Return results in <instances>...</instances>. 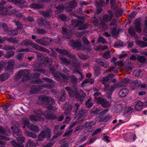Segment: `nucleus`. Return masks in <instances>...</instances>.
I'll use <instances>...</instances> for the list:
<instances>
[{"label": "nucleus", "instance_id": "obj_64", "mask_svg": "<svg viewBox=\"0 0 147 147\" xmlns=\"http://www.w3.org/2000/svg\"><path fill=\"white\" fill-rule=\"evenodd\" d=\"M30 79V77L28 75H26L24 76L21 79V81L24 82H26L28 80Z\"/></svg>", "mask_w": 147, "mask_h": 147}, {"label": "nucleus", "instance_id": "obj_1", "mask_svg": "<svg viewBox=\"0 0 147 147\" xmlns=\"http://www.w3.org/2000/svg\"><path fill=\"white\" fill-rule=\"evenodd\" d=\"M38 100L42 103H46L47 109L49 111L53 110V105L55 104L54 100L52 98L45 96H42L38 97Z\"/></svg>", "mask_w": 147, "mask_h": 147}, {"label": "nucleus", "instance_id": "obj_8", "mask_svg": "<svg viewBox=\"0 0 147 147\" xmlns=\"http://www.w3.org/2000/svg\"><path fill=\"white\" fill-rule=\"evenodd\" d=\"M43 87V85L33 86L31 88L30 93L31 94H36L38 92L42 90Z\"/></svg>", "mask_w": 147, "mask_h": 147}, {"label": "nucleus", "instance_id": "obj_44", "mask_svg": "<svg viewBox=\"0 0 147 147\" xmlns=\"http://www.w3.org/2000/svg\"><path fill=\"white\" fill-rule=\"evenodd\" d=\"M128 32V33L132 36H134L136 34V32L134 30L133 27H130L129 28Z\"/></svg>", "mask_w": 147, "mask_h": 147}, {"label": "nucleus", "instance_id": "obj_30", "mask_svg": "<svg viewBox=\"0 0 147 147\" xmlns=\"http://www.w3.org/2000/svg\"><path fill=\"white\" fill-rule=\"evenodd\" d=\"M137 60L138 61L141 63H145L146 60V57L143 56H138L137 57Z\"/></svg>", "mask_w": 147, "mask_h": 147}, {"label": "nucleus", "instance_id": "obj_5", "mask_svg": "<svg viewBox=\"0 0 147 147\" xmlns=\"http://www.w3.org/2000/svg\"><path fill=\"white\" fill-rule=\"evenodd\" d=\"M35 113L37 114H31L30 116V121L32 122L37 121L38 120H40L41 117L40 115L42 114V111L40 110H36Z\"/></svg>", "mask_w": 147, "mask_h": 147}, {"label": "nucleus", "instance_id": "obj_14", "mask_svg": "<svg viewBox=\"0 0 147 147\" xmlns=\"http://www.w3.org/2000/svg\"><path fill=\"white\" fill-rule=\"evenodd\" d=\"M103 61V59H102L98 58L96 60V63L98 64L99 65L105 68H108L109 65L107 64V63L104 62Z\"/></svg>", "mask_w": 147, "mask_h": 147}, {"label": "nucleus", "instance_id": "obj_62", "mask_svg": "<svg viewBox=\"0 0 147 147\" xmlns=\"http://www.w3.org/2000/svg\"><path fill=\"white\" fill-rule=\"evenodd\" d=\"M42 79L43 80H45L47 82L51 83V84H55V82L54 81L50 78L45 77L43 78Z\"/></svg>", "mask_w": 147, "mask_h": 147}, {"label": "nucleus", "instance_id": "obj_56", "mask_svg": "<svg viewBox=\"0 0 147 147\" xmlns=\"http://www.w3.org/2000/svg\"><path fill=\"white\" fill-rule=\"evenodd\" d=\"M37 59L38 60L40 61H42L44 58V56L41 54L39 53H36Z\"/></svg>", "mask_w": 147, "mask_h": 147}, {"label": "nucleus", "instance_id": "obj_23", "mask_svg": "<svg viewBox=\"0 0 147 147\" xmlns=\"http://www.w3.org/2000/svg\"><path fill=\"white\" fill-rule=\"evenodd\" d=\"M51 132L49 129H48L46 131H42L41 134H43V136L45 137V138H47V139H49L51 136Z\"/></svg>", "mask_w": 147, "mask_h": 147}, {"label": "nucleus", "instance_id": "obj_60", "mask_svg": "<svg viewBox=\"0 0 147 147\" xmlns=\"http://www.w3.org/2000/svg\"><path fill=\"white\" fill-rule=\"evenodd\" d=\"M73 107L71 105L65 108V113H70L72 110Z\"/></svg>", "mask_w": 147, "mask_h": 147}, {"label": "nucleus", "instance_id": "obj_41", "mask_svg": "<svg viewBox=\"0 0 147 147\" xmlns=\"http://www.w3.org/2000/svg\"><path fill=\"white\" fill-rule=\"evenodd\" d=\"M3 49L6 51L11 50L13 49L14 50H16V49L13 45H5L3 47Z\"/></svg>", "mask_w": 147, "mask_h": 147}, {"label": "nucleus", "instance_id": "obj_35", "mask_svg": "<svg viewBox=\"0 0 147 147\" xmlns=\"http://www.w3.org/2000/svg\"><path fill=\"white\" fill-rule=\"evenodd\" d=\"M31 7L34 9H38L42 8L43 6L40 4L32 3L31 4Z\"/></svg>", "mask_w": 147, "mask_h": 147}, {"label": "nucleus", "instance_id": "obj_26", "mask_svg": "<svg viewBox=\"0 0 147 147\" xmlns=\"http://www.w3.org/2000/svg\"><path fill=\"white\" fill-rule=\"evenodd\" d=\"M28 127L30 130L34 132H36L38 131V127L36 125L32 124L28 126Z\"/></svg>", "mask_w": 147, "mask_h": 147}, {"label": "nucleus", "instance_id": "obj_58", "mask_svg": "<svg viewBox=\"0 0 147 147\" xmlns=\"http://www.w3.org/2000/svg\"><path fill=\"white\" fill-rule=\"evenodd\" d=\"M109 79L108 77L107 76L104 77L101 80V83L102 84H104L107 82L108 81H109Z\"/></svg>", "mask_w": 147, "mask_h": 147}, {"label": "nucleus", "instance_id": "obj_22", "mask_svg": "<svg viewBox=\"0 0 147 147\" xmlns=\"http://www.w3.org/2000/svg\"><path fill=\"white\" fill-rule=\"evenodd\" d=\"M129 90L126 88L121 89L119 92V94L120 96L123 97L126 96L128 93Z\"/></svg>", "mask_w": 147, "mask_h": 147}, {"label": "nucleus", "instance_id": "obj_10", "mask_svg": "<svg viewBox=\"0 0 147 147\" xmlns=\"http://www.w3.org/2000/svg\"><path fill=\"white\" fill-rule=\"evenodd\" d=\"M134 28L136 31L138 33L142 32V29L141 28V22L139 18H137L135 21Z\"/></svg>", "mask_w": 147, "mask_h": 147}, {"label": "nucleus", "instance_id": "obj_40", "mask_svg": "<svg viewBox=\"0 0 147 147\" xmlns=\"http://www.w3.org/2000/svg\"><path fill=\"white\" fill-rule=\"evenodd\" d=\"M60 59L62 61L63 64L67 65L70 63V61L68 60L66 57H60Z\"/></svg>", "mask_w": 147, "mask_h": 147}, {"label": "nucleus", "instance_id": "obj_49", "mask_svg": "<svg viewBox=\"0 0 147 147\" xmlns=\"http://www.w3.org/2000/svg\"><path fill=\"white\" fill-rule=\"evenodd\" d=\"M78 92L76 90H72L69 93V95L70 96L74 97L75 96L76 98V97L77 95H78Z\"/></svg>", "mask_w": 147, "mask_h": 147}, {"label": "nucleus", "instance_id": "obj_55", "mask_svg": "<svg viewBox=\"0 0 147 147\" xmlns=\"http://www.w3.org/2000/svg\"><path fill=\"white\" fill-rule=\"evenodd\" d=\"M32 81L37 84H42L43 83V81L40 79H34Z\"/></svg>", "mask_w": 147, "mask_h": 147}, {"label": "nucleus", "instance_id": "obj_48", "mask_svg": "<svg viewBox=\"0 0 147 147\" xmlns=\"http://www.w3.org/2000/svg\"><path fill=\"white\" fill-rule=\"evenodd\" d=\"M22 123L24 125V126H23V127L25 128L26 126L28 125V126L29 125L30 122L27 118H25L23 119Z\"/></svg>", "mask_w": 147, "mask_h": 147}, {"label": "nucleus", "instance_id": "obj_63", "mask_svg": "<svg viewBox=\"0 0 147 147\" xmlns=\"http://www.w3.org/2000/svg\"><path fill=\"white\" fill-rule=\"evenodd\" d=\"M35 42L39 44L44 46V39H36L35 40Z\"/></svg>", "mask_w": 147, "mask_h": 147}, {"label": "nucleus", "instance_id": "obj_25", "mask_svg": "<svg viewBox=\"0 0 147 147\" xmlns=\"http://www.w3.org/2000/svg\"><path fill=\"white\" fill-rule=\"evenodd\" d=\"M13 136H21L22 134L21 130L17 127H15L13 131Z\"/></svg>", "mask_w": 147, "mask_h": 147}, {"label": "nucleus", "instance_id": "obj_34", "mask_svg": "<svg viewBox=\"0 0 147 147\" xmlns=\"http://www.w3.org/2000/svg\"><path fill=\"white\" fill-rule=\"evenodd\" d=\"M0 26L2 28L4 31L7 32L10 29L8 27L7 24L5 23H0Z\"/></svg>", "mask_w": 147, "mask_h": 147}, {"label": "nucleus", "instance_id": "obj_43", "mask_svg": "<svg viewBox=\"0 0 147 147\" xmlns=\"http://www.w3.org/2000/svg\"><path fill=\"white\" fill-rule=\"evenodd\" d=\"M124 42L121 41H119L116 42L114 44V47L115 48H116L117 47H120L123 46Z\"/></svg>", "mask_w": 147, "mask_h": 147}, {"label": "nucleus", "instance_id": "obj_19", "mask_svg": "<svg viewBox=\"0 0 147 147\" xmlns=\"http://www.w3.org/2000/svg\"><path fill=\"white\" fill-rule=\"evenodd\" d=\"M35 43L32 42L31 40L25 39L22 40L21 42V45L22 46H25L28 47L30 45H31L33 46V47L34 44Z\"/></svg>", "mask_w": 147, "mask_h": 147}, {"label": "nucleus", "instance_id": "obj_46", "mask_svg": "<svg viewBox=\"0 0 147 147\" xmlns=\"http://www.w3.org/2000/svg\"><path fill=\"white\" fill-rule=\"evenodd\" d=\"M25 139V138L23 136H19L16 138V140L19 144H22L24 142Z\"/></svg>", "mask_w": 147, "mask_h": 147}, {"label": "nucleus", "instance_id": "obj_61", "mask_svg": "<svg viewBox=\"0 0 147 147\" xmlns=\"http://www.w3.org/2000/svg\"><path fill=\"white\" fill-rule=\"evenodd\" d=\"M98 42H102L103 44L107 43V41L105 39L102 37H99L98 39Z\"/></svg>", "mask_w": 147, "mask_h": 147}, {"label": "nucleus", "instance_id": "obj_2", "mask_svg": "<svg viewBox=\"0 0 147 147\" xmlns=\"http://www.w3.org/2000/svg\"><path fill=\"white\" fill-rule=\"evenodd\" d=\"M6 3V2L4 0H2L1 3L0 4V15L4 16L9 14L8 11L9 9L12 8V7L11 5L6 6L4 7L2 5H4Z\"/></svg>", "mask_w": 147, "mask_h": 147}, {"label": "nucleus", "instance_id": "obj_51", "mask_svg": "<svg viewBox=\"0 0 147 147\" xmlns=\"http://www.w3.org/2000/svg\"><path fill=\"white\" fill-rule=\"evenodd\" d=\"M14 54V52L12 51H9L7 53V54L5 55V57L6 58H9L13 56Z\"/></svg>", "mask_w": 147, "mask_h": 147}, {"label": "nucleus", "instance_id": "obj_16", "mask_svg": "<svg viewBox=\"0 0 147 147\" xmlns=\"http://www.w3.org/2000/svg\"><path fill=\"white\" fill-rule=\"evenodd\" d=\"M142 83L141 81L138 80L133 81L131 84V86L134 89L138 88L140 86Z\"/></svg>", "mask_w": 147, "mask_h": 147}, {"label": "nucleus", "instance_id": "obj_6", "mask_svg": "<svg viewBox=\"0 0 147 147\" xmlns=\"http://www.w3.org/2000/svg\"><path fill=\"white\" fill-rule=\"evenodd\" d=\"M7 1L10 3L15 4L21 8H23L27 6V3L24 1L22 0H7Z\"/></svg>", "mask_w": 147, "mask_h": 147}, {"label": "nucleus", "instance_id": "obj_12", "mask_svg": "<svg viewBox=\"0 0 147 147\" xmlns=\"http://www.w3.org/2000/svg\"><path fill=\"white\" fill-rule=\"evenodd\" d=\"M135 104L134 106L135 109L137 111H140L142 108V107L144 106H145L146 103H145V102L144 103L140 101H136L135 102Z\"/></svg>", "mask_w": 147, "mask_h": 147}, {"label": "nucleus", "instance_id": "obj_54", "mask_svg": "<svg viewBox=\"0 0 147 147\" xmlns=\"http://www.w3.org/2000/svg\"><path fill=\"white\" fill-rule=\"evenodd\" d=\"M79 56L80 59L83 60L87 59L89 57L88 55H86L83 54H80L79 55Z\"/></svg>", "mask_w": 147, "mask_h": 147}, {"label": "nucleus", "instance_id": "obj_33", "mask_svg": "<svg viewBox=\"0 0 147 147\" xmlns=\"http://www.w3.org/2000/svg\"><path fill=\"white\" fill-rule=\"evenodd\" d=\"M90 44H85L84 45L82 46L81 48L84 51H85L87 52L90 51L91 50V47L89 45Z\"/></svg>", "mask_w": 147, "mask_h": 147}, {"label": "nucleus", "instance_id": "obj_11", "mask_svg": "<svg viewBox=\"0 0 147 147\" xmlns=\"http://www.w3.org/2000/svg\"><path fill=\"white\" fill-rule=\"evenodd\" d=\"M77 5V3L75 1L70 2L68 3L67 6L66 7L65 9L68 11H71L73 9L76 7Z\"/></svg>", "mask_w": 147, "mask_h": 147}, {"label": "nucleus", "instance_id": "obj_15", "mask_svg": "<svg viewBox=\"0 0 147 147\" xmlns=\"http://www.w3.org/2000/svg\"><path fill=\"white\" fill-rule=\"evenodd\" d=\"M33 48L37 50L40 51L42 52H44L46 53H50V51L49 50L46 49L39 45H38L36 43L34 44Z\"/></svg>", "mask_w": 147, "mask_h": 147}, {"label": "nucleus", "instance_id": "obj_36", "mask_svg": "<svg viewBox=\"0 0 147 147\" xmlns=\"http://www.w3.org/2000/svg\"><path fill=\"white\" fill-rule=\"evenodd\" d=\"M102 57L105 59H108L111 57L110 52L109 51H105L102 55Z\"/></svg>", "mask_w": 147, "mask_h": 147}, {"label": "nucleus", "instance_id": "obj_4", "mask_svg": "<svg viewBox=\"0 0 147 147\" xmlns=\"http://www.w3.org/2000/svg\"><path fill=\"white\" fill-rule=\"evenodd\" d=\"M72 21H74L76 24L75 26L78 27L77 29L78 30H82L87 28L88 26L87 24H83L84 22L81 20H77L76 19H72Z\"/></svg>", "mask_w": 147, "mask_h": 147}, {"label": "nucleus", "instance_id": "obj_21", "mask_svg": "<svg viewBox=\"0 0 147 147\" xmlns=\"http://www.w3.org/2000/svg\"><path fill=\"white\" fill-rule=\"evenodd\" d=\"M86 94L82 90H81L80 93L78 92V95H77L76 98H77L80 101H82L84 100Z\"/></svg>", "mask_w": 147, "mask_h": 147}, {"label": "nucleus", "instance_id": "obj_27", "mask_svg": "<svg viewBox=\"0 0 147 147\" xmlns=\"http://www.w3.org/2000/svg\"><path fill=\"white\" fill-rule=\"evenodd\" d=\"M10 76L8 74L5 73L0 75V81H4L8 79Z\"/></svg>", "mask_w": 147, "mask_h": 147}, {"label": "nucleus", "instance_id": "obj_50", "mask_svg": "<svg viewBox=\"0 0 147 147\" xmlns=\"http://www.w3.org/2000/svg\"><path fill=\"white\" fill-rule=\"evenodd\" d=\"M87 111L84 109L80 110L78 112V114L80 117H82L84 116L85 114L86 113Z\"/></svg>", "mask_w": 147, "mask_h": 147}, {"label": "nucleus", "instance_id": "obj_24", "mask_svg": "<svg viewBox=\"0 0 147 147\" xmlns=\"http://www.w3.org/2000/svg\"><path fill=\"white\" fill-rule=\"evenodd\" d=\"M129 80L127 78H124L121 82H120L117 84V87H121L123 86L126 85V84L129 83Z\"/></svg>", "mask_w": 147, "mask_h": 147}, {"label": "nucleus", "instance_id": "obj_28", "mask_svg": "<svg viewBox=\"0 0 147 147\" xmlns=\"http://www.w3.org/2000/svg\"><path fill=\"white\" fill-rule=\"evenodd\" d=\"M18 33V30L16 29H11L10 28L7 32V34L10 36H15Z\"/></svg>", "mask_w": 147, "mask_h": 147}, {"label": "nucleus", "instance_id": "obj_38", "mask_svg": "<svg viewBox=\"0 0 147 147\" xmlns=\"http://www.w3.org/2000/svg\"><path fill=\"white\" fill-rule=\"evenodd\" d=\"M137 44L142 48L147 47V42H146L142 40H140L138 42Z\"/></svg>", "mask_w": 147, "mask_h": 147}, {"label": "nucleus", "instance_id": "obj_32", "mask_svg": "<svg viewBox=\"0 0 147 147\" xmlns=\"http://www.w3.org/2000/svg\"><path fill=\"white\" fill-rule=\"evenodd\" d=\"M25 134L27 136L33 138H36L37 137V135L35 133L29 131H26Z\"/></svg>", "mask_w": 147, "mask_h": 147}, {"label": "nucleus", "instance_id": "obj_9", "mask_svg": "<svg viewBox=\"0 0 147 147\" xmlns=\"http://www.w3.org/2000/svg\"><path fill=\"white\" fill-rule=\"evenodd\" d=\"M70 43L71 46L73 47L76 48L78 49H80L81 48L82 44L80 40L76 41L72 40L70 42Z\"/></svg>", "mask_w": 147, "mask_h": 147}, {"label": "nucleus", "instance_id": "obj_31", "mask_svg": "<svg viewBox=\"0 0 147 147\" xmlns=\"http://www.w3.org/2000/svg\"><path fill=\"white\" fill-rule=\"evenodd\" d=\"M111 34L113 37H117L119 34L117 28H114L111 29Z\"/></svg>", "mask_w": 147, "mask_h": 147}, {"label": "nucleus", "instance_id": "obj_13", "mask_svg": "<svg viewBox=\"0 0 147 147\" xmlns=\"http://www.w3.org/2000/svg\"><path fill=\"white\" fill-rule=\"evenodd\" d=\"M71 84L74 87H76L77 86L78 79L74 75L69 76Z\"/></svg>", "mask_w": 147, "mask_h": 147}, {"label": "nucleus", "instance_id": "obj_29", "mask_svg": "<svg viewBox=\"0 0 147 147\" xmlns=\"http://www.w3.org/2000/svg\"><path fill=\"white\" fill-rule=\"evenodd\" d=\"M44 46H47L49 45L52 42V39L50 38L46 37L44 39Z\"/></svg>", "mask_w": 147, "mask_h": 147}, {"label": "nucleus", "instance_id": "obj_18", "mask_svg": "<svg viewBox=\"0 0 147 147\" xmlns=\"http://www.w3.org/2000/svg\"><path fill=\"white\" fill-rule=\"evenodd\" d=\"M45 117L47 119L49 120H54L57 119V116L54 114L50 113L49 112H47L46 115Z\"/></svg>", "mask_w": 147, "mask_h": 147}, {"label": "nucleus", "instance_id": "obj_42", "mask_svg": "<svg viewBox=\"0 0 147 147\" xmlns=\"http://www.w3.org/2000/svg\"><path fill=\"white\" fill-rule=\"evenodd\" d=\"M116 0H110V4L111 8L115 10L117 8V7L115 6Z\"/></svg>", "mask_w": 147, "mask_h": 147}, {"label": "nucleus", "instance_id": "obj_37", "mask_svg": "<svg viewBox=\"0 0 147 147\" xmlns=\"http://www.w3.org/2000/svg\"><path fill=\"white\" fill-rule=\"evenodd\" d=\"M94 80L93 78L90 79H87L84 80L82 82V86H83L88 83H90L91 84H92L94 83Z\"/></svg>", "mask_w": 147, "mask_h": 147}, {"label": "nucleus", "instance_id": "obj_52", "mask_svg": "<svg viewBox=\"0 0 147 147\" xmlns=\"http://www.w3.org/2000/svg\"><path fill=\"white\" fill-rule=\"evenodd\" d=\"M61 78L65 82H67L69 79L68 76L65 74H62L61 76Z\"/></svg>", "mask_w": 147, "mask_h": 147}, {"label": "nucleus", "instance_id": "obj_53", "mask_svg": "<svg viewBox=\"0 0 147 147\" xmlns=\"http://www.w3.org/2000/svg\"><path fill=\"white\" fill-rule=\"evenodd\" d=\"M58 18L63 21L66 20L67 19V17L65 14H62L58 16Z\"/></svg>", "mask_w": 147, "mask_h": 147}, {"label": "nucleus", "instance_id": "obj_7", "mask_svg": "<svg viewBox=\"0 0 147 147\" xmlns=\"http://www.w3.org/2000/svg\"><path fill=\"white\" fill-rule=\"evenodd\" d=\"M56 51L58 52L65 55H67V57L71 59L74 58V56L68 51L65 49H61L59 48H57Z\"/></svg>", "mask_w": 147, "mask_h": 147}, {"label": "nucleus", "instance_id": "obj_20", "mask_svg": "<svg viewBox=\"0 0 147 147\" xmlns=\"http://www.w3.org/2000/svg\"><path fill=\"white\" fill-rule=\"evenodd\" d=\"M62 74V73L57 71L55 73H53V74L52 75L55 80L58 82H61L62 81L61 78Z\"/></svg>", "mask_w": 147, "mask_h": 147}, {"label": "nucleus", "instance_id": "obj_39", "mask_svg": "<svg viewBox=\"0 0 147 147\" xmlns=\"http://www.w3.org/2000/svg\"><path fill=\"white\" fill-rule=\"evenodd\" d=\"M86 106L88 108H91L93 105L92 102V100L90 99H88L85 102Z\"/></svg>", "mask_w": 147, "mask_h": 147}, {"label": "nucleus", "instance_id": "obj_3", "mask_svg": "<svg viewBox=\"0 0 147 147\" xmlns=\"http://www.w3.org/2000/svg\"><path fill=\"white\" fill-rule=\"evenodd\" d=\"M98 104L101 105L102 106L105 108H108L110 106V103L106 99L99 96L95 98Z\"/></svg>", "mask_w": 147, "mask_h": 147}, {"label": "nucleus", "instance_id": "obj_45", "mask_svg": "<svg viewBox=\"0 0 147 147\" xmlns=\"http://www.w3.org/2000/svg\"><path fill=\"white\" fill-rule=\"evenodd\" d=\"M95 122L94 121H90L88 122H86L85 124V127H88L94 125L95 124Z\"/></svg>", "mask_w": 147, "mask_h": 147}, {"label": "nucleus", "instance_id": "obj_57", "mask_svg": "<svg viewBox=\"0 0 147 147\" xmlns=\"http://www.w3.org/2000/svg\"><path fill=\"white\" fill-rule=\"evenodd\" d=\"M80 106V105L78 103H76L75 104L74 107L73 112H74L75 114L76 113Z\"/></svg>", "mask_w": 147, "mask_h": 147}, {"label": "nucleus", "instance_id": "obj_59", "mask_svg": "<svg viewBox=\"0 0 147 147\" xmlns=\"http://www.w3.org/2000/svg\"><path fill=\"white\" fill-rule=\"evenodd\" d=\"M65 8V7L63 5H60L56 7V9L59 12H61L63 11Z\"/></svg>", "mask_w": 147, "mask_h": 147}, {"label": "nucleus", "instance_id": "obj_17", "mask_svg": "<svg viewBox=\"0 0 147 147\" xmlns=\"http://www.w3.org/2000/svg\"><path fill=\"white\" fill-rule=\"evenodd\" d=\"M109 16L108 14H105L103 16L102 20L106 22H110L112 19L113 14L112 13H109Z\"/></svg>", "mask_w": 147, "mask_h": 147}, {"label": "nucleus", "instance_id": "obj_47", "mask_svg": "<svg viewBox=\"0 0 147 147\" xmlns=\"http://www.w3.org/2000/svg\"><path fill=\"white\" fill-rule=\"evenodd\" d=\"M25 146H29L30 147H35L36 145L33 142L30 141L29 140L26 144Z\"/></svg>", "mask_w": 147, "mask_h": 147}]
</instances>
